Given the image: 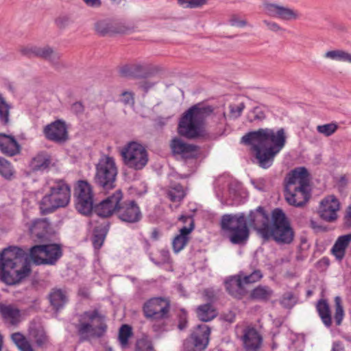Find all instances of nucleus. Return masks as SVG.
I'll use <instances>...</instances> for the list:
<instances>
[{
  "mask_svg": "<svg viewBox=\"0 0 351 351\" xmlns=\"http://www.w3.org/2000/svg\"><path fill=\"white\" fill-rule=\"evenodd\" d=\"M62 256L61 245L56 243L35 245L29 254L21 247L10 246L0 254V279L8 285H14L31 272L29 258L36 265H54Z\"/></svg>",
  "mask_w": 351,
  "mask_h": 351,
  "instance_id": "f257e3e1",
  "label": "nucleus"
},
{
  "mask_svg": "<svg viewBox=\"0 0 351 351\" xmlns=\"http://www.w3.org/2000/svg\"><path fill=\"white\" fill-rule=\"evenodd\" d=\"M241 141L252 145L256 163L263 169L269 168L276 155L284 148L287 143V134L284 128L275 131L271 128H260L244 135Z\"/></svg>",
  "mask_w": 351,
  "mask_h": 351,
  "instance_id": "f03ea898",
  "label": "nucleus"
},
{
  "mask_svg": "<svg viewBox=\"0 0 351 351\" xmlns=\"http://www.w3.org/2000/svg\"><path fill=\"white\" fill-rule=\"evenodd\" d=\"M213 112L212 106L197 104L189 108L181 117L178 123V133L187 138L194 139L204 134L206 119Z\"/></svg>",
  "mask_w": 351,
  "mask_h": 351,
  "instance_id": "7ed1b4c3",
  "label": "nucleus"
},
{
  "mask_svg": "<svg viewBox=\"0 0 351 351\" xmlns=\"http://www.w3.org/2000/svg\"><path fill=\"white\" fill-rule=\"evenodd\" d=\"M106 319V315L97 308L80 314L78 323L75 325L80 341H90L103 337L108 328Z\"/></svg>",
  "mask_w": 351,
  "mask_h": 351,
  "instance_id": "20e7f679",
  "label": "nucleus"
},
{
  "mask_svg": "<svg viewBox=\"0 0 351 351\" xmlns=\"http://www.w3.org/2000/svg\"><path fill=\"white\" fill-rule=\"evenodd\" d=\"M259 236L264 241L272 239L278 244H290L293 241L294 232L283 210L275 208L271 213V223L260 229Z\"/></svg>",
  "mask_w": 351,
  "mask_h": 351,
  "instance_id": "39448f33",
  "label": "nucleus"
},
{
  "mask_svg": "<svg viewBox=\"0 0 351 351\" xmlns=\"http://www.w3.org/2000/svg\"><path fill=\"white\" fill-rule=\"evenodd\" d=\"M49 184V193L40 202L43 214H48L57 208L65 207L70 201L71 189L63 180H56Z\"/></svg>",
  "mask_w": 351,
  "mask_h": 351,
  "instance_id": "423d86ee",
  "label": "nucleus"
},
{
  "mask_svg": "<svg viewBox=\"0 0 351 351\" xmlns=\"http://www.w3.org/2000/svg\"><path fill=\"white\" fill-rule=\"evenodd\" d=\"M221 228L228 233L233 244L245 243L249 238L250 231L244 215H224L221 217Z\"/></svg>",
  "mask_w": 351,
  "mask_h": 351,
  "instance_id": "0eeeda50",
  "label": "nucleus"
},
{
  "mask_svg": "<svg viewBox=\"0 0 351 351\" xmlns=\"http://www.w3.org/2000/svg\"><path fill=\"white\" fill-rule=\"evenodd\" d=\"M117 168L114 160L110 156H103L96 165L95 182L103 189L108 190L115 186Z\"/></svg>",
  "mask_w": 351,
  "mask_h": 351,
  "instance_id": "6e6552de",
  "label": "nucleus"
},
{
  "mask_svg": "<svg viewBox=\"0 0 351 351\" xmlns=\"http://www.w3.org/2000/svg\"><path fill=\"white\" fill-rule=\"evenodd\" d=\"M124 164L129 168L134 170H141L147 164L149 160L148 153L142 144L131 141L121 150Z\"/></svg>",
  "mask_w": 351,
  "mask_h": 351,
  "instance_id": "1a4fd4ad",
  "label": "nucleus"
},
{
  "mask_svg": "<svg viewBox=\"0 0 351 351\" xmlns=\"http://www.w3.org/2000/svg\"><path fill=\"white\" fill-rule=\"evenodd\" d=\"M210 335V328L206 324L197 326L183 342L184 351H204Z\"/></svg>",
  "mask_w": 351,
  "mask_h": 351,
  "instance_id": "9d476101",
  "label": "nucleus"
},
{
  "mask_svg": "<svg viewBox=\"0 0 351 351\" xmlns=\"http://www.w3.org/2000/svg\"><path fill=\"white\" fill-rule=\"evenodd\" d=\"M144 315L152 320H160L169 317L170 302L164 298H154L147 301L143 307Z\"/></svg>",
  "mask_w": 351,
  "mask_h": 351,
  "instance_id": "9b49d317",
  "label": "nucleus"
},
{
  "mask_svg": "<svg viewBox=\"0 0 351 351\" xmlns=\"http://www.w3.org/2000/svg\"><path fill=\"white\" fill-rule=\"evenodd\" d=\"M117 216L122 221L129 223L138 222L142 217L141 209L134 200L126 201L117 206Z\"/></svg>",
  "mask_w": 351,
  "mask_h": 351,
  "instance_id": "f8f14e48",
  "label": "nucleus"
},
{
  "mask_svg": "<svg viewBox=\"0 0 351 351\" xmlns=\"http://www.w3.org/2000/svg\"><path fill=\"white\" fill-rule=\"evenodd\" d=\"M123 199V193L121 190H117L113 194L101 201L95 208V213L102 218H106L115 213L117 215V206Z\"/></svg>",
  "mask_w": 351,
  "mask_h": 351,
  "instance_id": "ddd939ff",
  "label": "nucleus"
},
{
  "mask_svg": "<svg viewBox=\"0 0 351 351\" xmlns=\"http://www.w3.org/2000/svg\"><path fill=\"white\" fill-rule=\"evenodd\" d=\"M263 8L268 16L282 21H296L300 17L297 10L275 3L265 2Z\"/></svg>",
  "mask_w": 351,
  "mask_h": 351,
  "instance_id": "4468645a",
  "label": "nucleus"
},
{
  "mask_svg": "<svg viewBox=\"0 0 351 351\" xmlns=\"http://www.w3.org/2000/svg\"><path fill=\"white\" fill-rule=\"evenodd\" d=\"M310 176L305 167H297L290 171L285 179V188L293 190L296 188H309Z\"/></svg>",
  "mask_w": 351,
  "mask_h": 351,
  "instance_id": "2eb2a0df",
  "label": "nucleus"
},
{
  "mask_svg": "<svg viewBox=\"0 0 351 351\" xmlns=\"http://www.w3.org/2000/svg\"><path fill=\"white\" fill-rule=\"evenodd\" d=\"M340 203L335 195H328L319 204V214L320 217L327 222H334L338 217L337 212Z\"/></svg>",
  "mask_w": 351,
  "mask_h": 351,
  "instance_id": "dca6fc26",
  "label": "nucleus"
},
{
  "mask_svg": "<svg viewBox=\"0 0 351 351\" xmlns=\"http://www.w3.org/2000/svg\"><path fill=\"white\" fill-rule=\"evenodd\" d=\"M179 221L187 224L180 230V234L173 240V248L175 252H180L188 243L189 241V234L193 230L195 227L194 219L191 216L181 215Z\"/></svg>",
  "mask_w": 351,
  "mask_h": 351,
  "instance_id": "f3484780",
  "label": "nucleus"
},
{
  "mask_svg": "<svg viewBox=\"0 0 351 351\" xmlns=\"http://www.w3.org/2000/svg\"><path fill=\"white\" fill-rule=\"evenodd\" d=\"M46 138L56 143H63L68 139V132L66 124L61 120L56 121L44 128Z\"/></svg>",
  "mask_w": 351,
  "mask_h": 351,
  "instance_id": "a211bd4d",
  "label": "nucleus"
},
{
  "mask_svg": "<svg viewBox=\"0 0 351 351\" xmlns=\"http://www.w3.org/2000/svg\"><path fill=\"white\" fill-rule=\"evenodd\" d=\"M285 197L289 205L302 207L311 198L310 189L294 187L290 191L285 189Z\"/></svg>",
  "mask_w": 351,
  "mask_h": 351,
  "instance_id": "6ab92c4d",
  "label": "nucleus"
},
{
  "mask_svg": "<svg viewBox=\"0 0 351 351\" xmlns=\"http://www.w3.org/2000/svg\"><path fill=\"white\" fill-rule=\"evenodd\" d=\"M170 147L173 154L180 155L185 159L195 158L199 150L198 146L186 143L178 138H175L171 141Z\"/></svg>",
  "mask_w": 351,
  "mask_h": 351,
  "instance_id": "aec40b11",
  "label": "nucleus"
},
{
  "mask_svg": "<svg viewBox=\"0 0 351 351\" xmlns=\"http://www.w3.org/2000/svg\"><path fill=\"white\" fill-rule=\"evenodd\" d=\"M247 224L255 229L259 234V230L269 226V216L262 206H258L255 210L251 211L246 219Z\"/></svg>",
  "mask_w": 351,
  "mask_h": 351,
  "instance_id": "412c9836",
  "label": "nucleus"
},
{
  "mask_svg": "<svg viewBox=\"0 0 351 351\" xmlns=\"http://www.w3.org/2000/svg\"><path fill=\"white\" fill-rule=\"evenodd\" d=\"M242 340L246 351H257L263 342L261 335L255 328L251 327L244 329Z\"/></svg>",
  "mask_w": 351,
  "mask_h": 351,
  "instance_id": "4be33fe9",
  "label": "nucleus"
},
{
  "mask_svg": "<svg viewBox=\"0 0 351 351\" xmlns=\"http://www.w3.org/2000/svg\"><path fill=\"white\" fill-rule=\"evenodd\" d=\"M50 227L47 219L34 221L29 227V233L34 242H43L48 238V231Z\"/></svg>",
  "mask_w": 351,
  "mask_h": 351,
  "instance_id": "5701e85b",
  "label": "nucleus"
},
{
  "mask_svg": "<svg viewBox=\"0 0 351 351\" xmlns=\"http://www.w3.org/2000/svg\"><path fill=\"white\" fill-rule=\"evenodd\" d=\"M21 147L13 136L0 133V151L5 155L13 156L20 152Z\"/></svg>",
  "mask_w": 351,
  "mask_h": 351,
  "instance_id": "b1692460",
  "label": "nucleus"
},
{
  "mask_svg": "<svg viewBox=\"0 0 351 351\" xmlns=\"http://www.w3.org/2000/svg\"><path fill=\"white\" fill-rule=\"evenodd\" d=\"M226 289L230 295L241 299L245 293L242 274L231 276L225 281Z\"/></svg>",
  "mask_w": 351,
  "mask_h": 351,
  "instance_id": "393cba45",
  "label": "nucleus"
},
{
  "mask_svg": "<svg viewBox=\"0 0 351 351\" xmlns=\"http://www.w3.org/2000/svg\"><path fill=\"white\" fill-rule=\"evenodd\" d=\"M52 164L51 156L47 152L42 151L36 154L29 162V168L34 172L44 171Z\"/></svg>",
  "mask_w": 351,
  "mask_h": 351,
  "instance_id": "a878e982",
  "label": "nucleus"
},
{
  "mask_svg": "<svg viewBox=\"0 0 351 351\" xmlns=\"http://www.w3.org/2000/svg\"><path fill=\"white\" fill-rule=\"evenodd\" d=\"M110 223L106 219L97 221L93 229V244L95 249H99L106 239L108 232Z\"/></svg>",
  "mask_w": 351,
  "mask_h": 351,
  "instance_id": "bb28decb",
  "label": "nucleus"
},
{
  "mask_svg": "<svg viewBox=\"0 0 351 351\" xmlns=\"http://www.w3.org/2000/svg\"><path fill=\"white\" fill-rule=\"evenodd\" d=\"M351 242V233L339 237L331 249V254L341 262L345 257L346 250Z\"/></svg>",
  "mask_w": 351,
  "mask_h": 351,
  "instance_id": "cd10ccee",
  "label": "nucleus"
},
{
  "mask_svg": "<svg viewBox=\"0 0 351 351\" xmlns=\"http://www.w3.org/2000/svg\"><path fill=\"white\" fill-rule=\"evenodd\" d=\"M316 310L324 325L328 328L331 327L332 324V315L327 300H319L316 304Z\"/></svg>",
  "mask_w": 351,
  "mask_h": 351,
  "instance_id": "c85d7f7f",
  "label": "nucleus"
},
{
  "mask_svg": "<svg viewBox=\"0 0 351 351\" xmlns=\"http://www.w3.org/2000/svg\"><path fill=\"white\" fill-rule=\"evenodd\" d=\"M61 57L62 55L49 45L38 47L37 58L48 60L52 64L57 65L59 64Z\"/></svg>",
  "mask_w": 351,
  "mask_h": 351,
  "instance_id": "c756f323",
  "label": "nucleus"
},
{
  "mask_svg": "<svg viewBox=\"0 0 351 351\" xmlns=\"http://www.w3.org/2000/svg\"><path fill=\"white\" fill-rule=\"evenodd\" d=\"M121 74L124 77L134 78H147L149 76V71L147 66L141 64H134L131 67H123Z\"/></svg>",
  "mask_w": 351,
  "mask_h": 351,
  "instance_id": "7c9ffc66",
  "label": "nucleus"
},
{
  "mask_svg": "<svg viewBox=\"0 0 351 351\" xmlns=\"http://www.w3.org/2000/svg\"><path fill=\"white\" fill-rule=\"evenodd\" d=\"M195 311L198 319L204 322L211 321L218 314L216 308L210 303L199 305Z\"/></svg>",
  "mask_w": 351,
  "mask_h": 351,
  "instance_id": "2f4dec72",
  "label": "nucleus"
},
{
  "mask_svg": "<svg viewBox=\"0 0 351 351\" xmlns=\"http://www.w3.org/2000/svg\"><path fill=\"white\" fill-rule=\"evenodd\" d=\"M273 295V290L267 286L259 285L254 288L250 293L252 300L266 302L268 301Z\"/></svg>",
  "mask_w": 351,
  "mask_h": 351,
  "instance_id": "473e14b6",
  "label": "nucleus"
},
{
  "mask_svg": "<svg viewBox=\"0 0 351 351\" xmlns=\"http://www.w3.org/2000/svg\"><path fill=\"white\" fill-rule=\"evenodd\" d=\"M74 196L75 198H80L81 197L83 199H93L90 185L86 181H79L75 188Z\"/></svg>",
  "mask_w": 351,
  "mask_h": 351,
  "instance_id": "72a5a7b5",
  "label": "nucleus"
},
{
  "mask_svg": "<svg viewBox=\"0 0 351 351\" xmlns=\"http://www.w3.org/2000/svg\"><path fill=\"white\" fill-rule=\"evenodd\" d=\"M11 339L20 351H35L31 343L21 332L12 334Z\"/></svg>",
  "mask_w": 351,
  "mask_h": 351,
  "instance_id": "f704fd0d",
  "label": "nucleus"
},
{
  "mask_svg": "<svg viewBox=\"0 0 351 351\" xmlns=\"http://www.w3.org/2000/svg\"><path fill=\"white\" fill-rule=\"evenodd\" d=\"M50 303L56 310L61 308L66 302V296L60 289H53L49 296Z\"/></svg>",
  "mask_w": 351,
  "mask_h": 351,
  "instance_id": "c9c22d12",
  "label": "nucleus"
},
{
  "mask_svg": "<svg viewBox=\"0 0 351 351\" xmlns=\"http://www.w3.org/2000/svg\"><path fill=\"white\" fill-rule=\"evenodd\" d=\"M0 313L4 319H9L12 324H14L20 316L19 310L11 305L0 304Z\"/></svg>",
  "mask_w": 351,
  "mask_h": 351,
  "instance_id": "e433bc0d",
  "label": "nucleus"
},
{
  "mask_svg": "<svg viewBox=\"0 0 351 351\" xmlns=\"http://www.w3.org/2000/svg\"><path fill=\"white\" fill-rule=\"evenodd\" d=\"M324 57L332 60L351 63V53L341 49L328 51L324 53Z\"/></svg>",
  "mask_w": 351,
  "mask_h": 351,
  "instance_id": "4c0bfd02",
  "label": "nucleus"
},
{
  "mask_svg": "<svg viewBox=\"0 0 351 351\" xmlns=\"http://www.w3.org/2000/svg\"><path fill=\"white\" fill-rule=\"evenodd\" d=\"M334 302L333 317L336 326H339L341 325L345 316L341 298L339 295L336 296L334 299Z\"/></svg>",
  "mask_w": 351,
  "mask_h": 351,
  "instance_id": "58836bf2",
  "label": "nucleus"
},
{
  "mask_svg": "<svg viewBox=\"0 0 351 351\" xmlns=\"http://www.w3.org/2000/svg\"><path fill=\"white\" fill-rule=\"evenodd\" d=\"M93 208V199L75 198V208L81 214L88 215Z\"/></svg>",
  "mask_w": 351,
  "mask_h": 351,
  "instance_id": "ea45409f",
  "label": "nucleus"
},
{
  "mask_svg": "<svg viewBox=\"0 0 351 351\" xmlns=\"http://www.w3.org/2000/svg\"><path fill=\"white\" fill-rule=\"evenodd\" d=\"M10 108V106L0 94V122L4 125H8L10 123L9 116Z\"/></svg>",
  "mask_w": 351,
  "mask_h": 351,
  "instance_id": "a19ab883",
  "label": "nucleus"
},
{
  "mask_svg": "<svg viewBox=\"0 0 351 351\" xmlns=\"http://www.w3.org/2000/svg\"><path fill=\"white\" fill-rule=\"evenodd\" d=\"M185 196L182 186L176 184L171 187L168 191V197L171 202H180Z\"/></svg>",
  "mask_w": 351,
  "mask_h": 351,
  "instance_id": "79ce46f5",
  "label": "nucleus"
},
{
  "mask_svg": "<svg viewBox=\"0 0 351 351\" xmlns=\"http://www.w3.org/2000/svg\"><path fill=\"white\" fill-rule=\"evenodd\" d=\"M30 335L34 339L36 345L39 347L45 345L47 341V337L45 332L42 328H32Z\"/></svg>",
  "mask_w": 351,
  "mask_h": 351,
  "instance_id": "37998d69",
  "label": "nucleus"
},
{
  "mask_svg": "<svg viewBox=\"0 0 351 351\" xmlns=\"http://www.w3.org/2000/svg\"><path fill=\"white\" fill-rule=\"evenodd\" d=\"M338 128V124L335 122H331L324 125H319L316 128L318 133L323 134L326 137L330 136L335 134Z\"/></svg>",
  "mask_w": 351,
  "mask_h": 351,
  "instance_id": "c03bdc74",
  "label": "nucleus"
},
{
  "mask_svg": "<svg viewBox=\"0 0 351 351\" xmlns=\"http://www.w3.org/2000/svg\"><path fill=\"white\" fill-rule=\"evenodd\" d=\"M221 295L220 289L213 287L207 288L203 291V297L208 303L212 304L217 301Z\"/></svg>",
  "mask_w": 351,
  "mask_h": 351,
  "instance_id": "a18cd8bd",
  "label": "nucleus"
},
{
  "mask_svg": "<svg viewBox=\"0 0 351 351\" xmlns=\"http://www.w3.org/2000/svg\"><path fill=\"white\" fill-rule=\"evenodd\" d=\"M95 29L97 32L103 36H113L114 32H112V24L108 23L106 21H98L95 23Z\"/></svg>",
  "mask_w": 351,
  "mask_h": 351,
  "instance_id": "49530a36",
  "label": "nucleus"
},
{
  "mask_svg": "<svg viewBox=\"0 0 351 351\" xmlns=\"http://www.w3.org/2000/svg\"><path fill=\"white\" fill-rule=\"evenodd\" d=\"M0 174L6 179H10L14 174L10 162L2 157H0Z\"/></svg>",
  "mask_w": 351,
  "mask_h": 351,
  "instance_id": "de8ad7c7",
  "label": "nucleus"
},
{
  "mask_svg": "<svg viewBox=\"0 0 351 351\" xmlns=\"http://www.w3.org/2000/svg\"><path fill=\"white\" fill-rule=\"evenodd\" d=\"M56 26L60 29H65L73 23V17L69 14H60L54 21Z\"/></svg>",
  "mask_w": 351,
  "mask_h": 351,
  "instance_id": "09e8293b",
  "label": "nucleus"
},
{
  "mask_svg": "<svg viewBox=\"0 0 351 351\" xmlns=\"http://www.w3.org/2000/svg\"><path fill=\"white\" fill-rule=\"evenodd\" d=\"M132 335V328L129 325H123L119 332V339L121 344L125 346L128 343L129 338Z\"/></svg>",
  "mask_w": 351,
  "mask_h": 351,
  "instance_id": "8fccbe9b",
  "label": "nucleus"
},
{
  "mask_svg": "<svg viewBox=\"0 0 351 351\" xmlns=\"http://www.w3.org/2000/svg\"><path fill=\"white\" fill-rule=\"evenodd\" d=\"M263 278V273L260 269H254L251 274L242 275L243 284H252L259 281Z\"/></svg>",
  "mask_w": 351,
  "mask_h": 351,
  "instance_id": "3c124183",
  "label": "nucleus"
},
{
  "mask_svg": "<svg viewBox=\"0 0 351 351\" xmlns=\"http://www.w3.org/2000/svg\"><path fill=\"white\" fill-rule=\"evenodd\" d=\"M297 302V297L291 292L285 293L282 299L280 304L285 308H290Z\"/></svg>",
  "mask_w": 351,
  "mask_h": 351,
  "instance_id": "603ef678",
  "label": "nucleus"
},
{
  "mask_svg": "<svg viewBox=\"0 0 351 351\" xmlns=\"http://www.w3.org/2000/svg\"><path fill=\"white\" fill-rule=\"evenodd\" d=\"M112 32L115 34H125L134 31V27L124 23L112 24Z\"/></svg>",
  "mask_w": 351,
  "mask_h": 351,
  "instance_id": "864d4df0",
  "label": "nucleus"
},
{
  "mask_svg": "<svg viewBox=\"0 0 351 351\" xmlns=\"http://www.w3.org/2000/svg\"><path fill=\"white\" fill-rule=\"evenodd\" d=\"M178 3L185 8L201 7L206 4L208 0H178Z\"/></svg>",
  "mask_w": 351,
  "mask_h": 351,
  "instance_id": "5fc2aeb1",
  "label": "nucleus"
},
{
  "mask_svg": "<svg viewBox=\"0 0 351 351\" xmlns=\"http://www.w3.org/2000/svg\"><path fill=\"white\" fill-rule=\"evenodd\" d=\"M136 351H154L153 344L151 341L147 339H141L136 342Z\"/></svg>",
  "mask_w": 351,
  "mask_h": 351,
  "instance_id": "6e6d98bb",
  "label": "nucleus"
},
{
  "mask_svg": "<svg viewBox=\"0 0 351 351\" xmlns=\"http://www.w3.org/2000/svg\"><path fill=\"white\" fill-rule=\"evenodd\" d=\"M120 101L128 106H133L134 104V93L132 91L125 90L120 95Z\"/></svg>",
  "mask_w": 351,
  "mask_h": 351,
  "instance_id": "4d7b16f0",
  "label": "nucleus"
},
{
  "mask_svg": "<svg viewBox=\"0 0 351 351\" xmlns=\"http://www.w3.org/2000/svg\"><path fill=\"white\" fill-rule=\"evenodd\" d=\"M38 47L36 46H27L23 47L20 49V52L29 58L37 57V51Z\"/></svg>",
  "mask_w": 351,
  "mask_h": 351,
  "instance_id": "13d9d810",
  "label": "nucleus"
},
{
  "mask_svg": "<svg viewBox=\"0 0 351 351\" xmlns=\"http://www.w3.org/2000/svg\"><path fill=\"white\" fill-rule=\"evenodd\" d=\"M230 108V112L231 115L234 118L237 119L241 115V113L244 108H245V106L244 103H241L239 106H235L234 105H230L229 106Z\"/></svg>",
  "mask_w": 351,
  "mask_h": 351,
  "instance_id": "bf43d9fd",
  "label": "nucleus"
},
{
  "mask_svg": "<svg viewBox=\"0 0 351 351\" xmlns=\"http://www.w3.org/2000/svg\"><path fill=\"white\" fill-rule=\"evenodd\" d=\"M263 23L269 30L273 32H278L282 30V28L276 22L264 20Z\"/></svg>",
  "mask_w": 351,
  "mask_h": 351,
  "instance_id": "052dcab7",
  "label": "nucleus"
},
{
  "mask_svg": "<svg viewBox=\"0 0 351 351\" xmlns=\"http://www.w3.org/2000/svg\"><path fill=\"white\" fill-rule=\"evenodd\" d=\"M252 112L254 114V119L251 121L254 120L263 121L266 117L264 111L260 107H255Z\"/></svg>",
  "mask_w": 351,
  "mask_h": 351,
  "instance_id": "680f3d73",
  "label": "nucleus"
},
{
  "mask_svg": "<svg viewBox=\"0 0 351 351\" xmlns=\"http://www.w3.org/2000/svg\"><path fill=\"white\" fill-rule=\"evenodd\" d=\"M230 23L232 26L245 27L247 25V21L243 19H240L237 16L233 15L230 19Z\"/></svg>",
  "mask_w": 351,
  "mask_h": 351,
  "instance_id": "e2e57ef3",
  "label": "nucleus"
},
{
  "mask_svg": "<svg viewBox=\"0 0 351 351\" xmlns=\"http://www.w3.org/2000/svg\"><path fill=\"white\" fill-rule=\"evenodd\" d=\"M155 84L156 82L149 80H143L138 83V87L147 93Z\"/></svg>",
  "mask_w": 351,
  "mask_h": 351,
  "instance_id": "0e129e2a",
  "label": "nucleus"
},
{
  "mask_svg": "<svg viewBox=\"0 0 351 351\" xmlns=\"http://www.w3.org/2000/svg\"><path fill=\"white\" fill-rule=\"evenodd\" d=\"M71 110L73 113L82 114L84 110V106L80 101L75 102L71 106Z\"/></svg>",
  "mask_w": 351,
  "mask_h": 351,
  "instance_id": "69168bd1",
  "label": "nucleus"
},
{
  "mask_svg": "<svg viewBox=\"0 0 351 351\" xmlns=\"http://www.w3.org/2000/svg\"><path fill=\"white\" fill-rule=\"evenodd\" d=\"M187 323H188V321H187L186 315L184 313L180 315V317H179V323L178 325V328L180 330L185 329L187 326Z\"/></svg>",
  "mask_w": 351,
  "mask_h": 351,
  "instance_id": "338daca9",
  "label": "nucleus"
},
{
  "mask_svg": "<svg viewBox=\"0 0 351 351\" xmlns=\"http://www.w3.org/2000/svg\"><path fill=\"white\" fill-rule=\"evenodd\" d=\"M344 218L346 226H351V206H348Z\"/></svg>",
  "mask_w": 351,
  "mask_h": 351,
  "instance_id": "774afa93",
  "label": "nucleus"
}]
</instances>
